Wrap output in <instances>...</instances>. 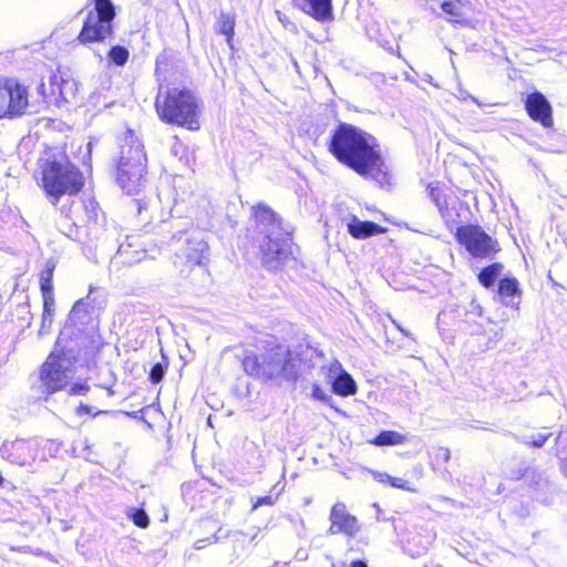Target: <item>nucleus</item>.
Masks as SVG:
<instances>
[{
  "label": "nucleus",
  "mask_w": 567,
  "mask_h": 567,
  "mask_svg": "<svg viewBox=\"0 0 567 567\" xmlns=\"http://www.w3.org/2000/svg\"><path fill=\"white\" fill-rule=\"evenodd\" d=\"M297 6L307 14L319 22L333 20L332 0H293Z\"/></svg>",
  "instance_id": "2eb2a0df"
},
{
  "label": "nucleus",
  "mask_w": 567,
  "mask_h": 567,
  "mask_svg": "<svg viewBox=\"0 0 567 567\" xmlns=\"http://www.w3.org/2000/svg\"><path fill=\"white\" fill-rule=\"evenodd\" d=\"M73 373V364L70 358L52 352L42 365L41 381L47 391L52 393L63 389Z\"/></svg>",
  "instance_id": "1a4fd4ad"
},
{
  "label": "nucleus",
  "mask_w": 567,
  "mask_h": 567,
  "mask_svg": "<svg viewBox=\"0 0 567 567\" xmlns=\"http://www.w3.org/2000/svg\"><path fill=\"white\" fill-rule=\"evenodd\" d=\"M235 18L229 13H221L217 21V29L221 34L227 37L228 43L234 34Z\"/></svg>",
  "instance_id": "b1692460"
},
{
  "label": "nucleus",
  "mask_w": 567,
  "mask_h": 567,
  "mask_svg": "<svg viewBox=\"0 0 567 567\" xmlns=\"http://www.w3.org/2000/svg\"><path fill=\"white\" fill-rule=\"evenodd\" d=\"M128 254V250L126 248L123 247V245L120 246L118 248V251H117V257L116 259H122L125 257V255Z\"/></svg>",
  "instance_id": "c03bdc74"
},
{
  "label": "nucleus",
  "mask_w": 567,
  "mask_h": 567,
  "mask_svg": "<svg viewBox=\"0 0 567 567\" xmlns=\"http://www.w3.org/2000/svg\"><path fill=\"white\" fill-rule=\"evenodd\" d=\"M175 256L173 264L181 275L187 276L195 267H200L207 260V243L198 234H181L173 237Z\"/></svg>",
  "instance_id": "423d86ee"
},
{
  "label": "nucleus",
  "mask_w": 567,
  "mask_h": 567,
  "mask_svg": "<svg viewBox=\"0 0 567 567\" xmlns=\"http://www.w3.org/2000/svg\"><path fill=\"white\" fill-rule=\"evenodd\" d=\"M495 336H496L497 340L502 339V333L497 332Z\"/></svg>",
  "instance_id": "603ef678"
},
{
  "label": "nucleus",
  "mask_w": 567,
  "mask_h": 567,
  "mask_svg": "<svg viewBox=\"0 0 567 567\" xmlns=\"http://www.w3.org/2000/svg\"><path fill=\"white\" fill-rule=\"evenodd\" d=\"M503 265L498 262L487 266L478 274V281L484 287L489 288L493 286L496 278L501 275Z\"/></svg>",
  "instance_id": "4be33fe9"
},
{
  "label": "nucleus",
  "mask_w": 567,
  "mask_h": 567,
  "mask_svg": "<svg viewBox=\"0 0 567 567\" xmlns=\"http://www.w3.org/2000/svg\"><path fill=\"white\" fill-rule=\"evenodd\" d=\"M550 433L547 434H535L530 436H524L519 441L526 445H532L534 447H542L544 443L549 439Z\"/></svg>",
  "instance_id": "c756f323"
},
{
  "label": "nucleus",
  "mask_w": 567,
  "mask_h": 567,
  "mask_svg": "<svg viewBox=\"0 0 567 567\" xmlns=\"http://www.w3.org/2000/svg\"><path fill=\"white\" fill-rule=\"evenodd\" d=\"M53 321V313H50L47 316L45 312L42 313V326L40 329V333H44L48 328H50L51 323Z\"/></svg>",
  "instance_id": "4c0bfd02"
},
{
  "label": "nucleus",
  "mask_w": 567,
  "mask_h": 567,
  "mask_svg": "<svg viewBox=\"0 0 567 567\" xmlns=\"http://www.w3.org/2000/svg\"><path fill=\"white\" fill-rule=\"evenodd\" d=\"M146 154L144 147L133 131L125 133L121 144V155L117 163V182L128 194L141 185L146 172Z\"/></svg>",
  "instance_id": "39448f33"
},
{
  "label": "nucleus",
  "mask_w": 567,
  "mask_h": 567,
  "mask_svg": "<svg viewBox=\"0 0 567 567\" xmlns=\"http://www.w3.org/2000/svg\"><path fill=\"white\" fill-rule=\"evenodd\" d=\"M457 241L476 258H491L499 250L498 243L480 226L465 225L456 230Z\"/></svg>",
  "instance_id": "6e6552de"
},
{
  "label": "nucleus",
  "mask_w": 567,
  "mask_h": 567,
  "mask_svg": "<svg viewBox=\"0 0 567 567\" xmlns=\"http://www.w3.org/2000/svg\"><path fill=\"white\" fill-rule=\"evenodd\" d=\"M43 298V312L49 316L50 313H54V297H53V290L47 289L44 290Z\"/></svg>",
  "instance_id": "7c9ffc66"
},
{
  "label": "nucleus",
  "mask_w": 567,
  "mask_h": 567,
  "mask_svg": "<svg viewBox=\"0 0 567 567\" xmlns=\"http://www.w3.org/2000/svg\"><path fill=\"white\" fill-rule=\"evenodd\" d=\"M348 233L357 239H364L373 235L382 234L384 228L372 221H362L352 216L347 224Z\"/></svg>",
  "instance_id": "f3484780"
},
{
  "label": "nucleus",
  "mask_w": 567,
  "mask_h": 567,
  "mask_svg": "<svg viewBox=\"0 0 567 567\" xmlns=\"http://www.w3.org/2000/svg\"><path fill=\"white\" fill-rule=\"evenodd\" d=\"M311 395L313 399L324 402V403H327V402H329V400H331V396L328 393H326L318 384H315L312 386Z\"/></svg>",
  "instance_id": "72a5a7b5"
},
{
  "label": "nucleus",
  "mask_w": 567,
  "mask_h": 567,
  "mask_svg": "<svg viewBox=\"0 0 567 567\" xmlns=\"http://www.w3.org/2000/svg\"><path fill=\"white\" fill-rule=\"evenodd\" d=\"M86 148H87V153H90V152H91V143H89V144L86 145Z\"/></svg>",
  "instance_id": "3c124183"
},
{
  "label": "nucleus",
  "mask_w": 567,
  "mask_h": 567,
  "mask_svg": "<svg viewBox=\"0 0 567 567\" xmlns=\"http://www.w3.org/2000/svg\"><path fill=\"white\" fill-rule=\"evenodd\" d=\"M404 436L394 431H383L374 440L373 444L378 446L398 445L403 443Z\"/></svg>",
  "instance_id": "5701e85b"
},
{
  "label": "nucleus",
  "mask_w": 567,
  "mask_h": 567,
  "mask_svg": "<svg viewBox=\"0 0 567 567\" xmlns=\"http://www.w3.org/2000/svg\"><path fill=\"white\" fill-rule=\"evenodd\" d=\"M470 307L471 309L468 310V312L477 317H481L483 315V309L478 303L472 302Z\"/></svg>",
  "instance_id": "79ce46f5"
},
{
  "label": "nucleus",
  "mask_w": 567,
  "mask_h": 567,
  "mask_svg": "<svg viewBox=\"0 0 567 567\" xmlns=\"http://www.w3.org/2000/svg\"><path fill=\"white\" fill-rule=\"evenodd\" d=\"M377 146L372 135L343 123L333 132L329 151L339 162L360 175L371 176L382 183L386 178V173Z\"/></svg>",
  "instance_id": "f257e3e1"
},
{
  "label": "nucleus",
  "mask_w": 567,
  "mask_h": 567,
  "mask_svg": "<svg viewBox=\"0 0 567 567\" xmlns=\"http://www.w3.org/2000/svg\"><path fill=\"white\" fill-rule=\"evenodd\" d=\"M203 543H204V540H198V542H196V544H195V548H196V549H202V548L204 547Z\"/></svg>",
  "instance_id": "de8ad7c7"
},
{
  "label": "nucleus",
  "mask_w": 567,
  "mask_h": 567,
  "mask_svg": "<svg viewBox=\"0 0 567 567\" xmlns=\"http://www.w3.org/2000/svg\"><path fill=\"white\" fill-rule=\"evenodd\" d=\"M80 443H81V444H84V445L86 446V444H87V441L85 440V441H83V442H80Z\"/></svg>",
  "instance_id": "864d4df0"
},
{
  "label": "nucleus",
  "mask_w": 567,
  "mask_h": 567,
  "mask_svg": "<svg viewBox=\"0 0 567 567\" xmlns=\"http://www.w3.org/2000/svg\"><path fill=\"white\" fill-rule=\"evenodd\" d=\"M51 85L52 93L55 94L58 92L65 102L73 99L78 92V83L73 79H60L54 75L51 79Z\"/></svg>",
  "instance_id": "6ab92c4d"
},
{
  "label": "nucleus",
  "mask_w": 567,
  "mask_h": 567,
  "mask_svg": "<svg viewBox=\"0 0 567 567\" xmlns=\"http://www.w3.org/2000/svg\"><path fill=\"white\" fill-rule=\"evenodd\" d=\"M90 386L86 382L73 383L69 388V393L72 395H83L89 391Z\"/></svg>",
  "instance_id": "473e14b6"
},
{
  "label": "nucleus",
  "mask_w": 567,
  "mask_h": 567,
  "mask_svg": "<svg viewBox=\"0 0 567 567\" xmlns=\"http://www.w3.org/2000/svg\"><path fill=\"white\" fill-rule=\"evenodd\" d=\"M528 115L545 127L553 124L551 106L547 99L539 92L529 94L525 102Z\"/></svg>",
  "instance_id": "4468645a"
},
{
  "label": "nucleus",
  "mask_w": 567,
  "mask_h": 567,
  "mask_svg": "<svg viewBox=\"0 0 567 567\" xmlns=\"http://www.w3.org/2000/svg\"><path fill=\"white\" fill-rule=\"evenodd\" d=\"M429 189L431 199L436 205L439 210L443 213L447 206V202L445 199V196L442 194L441 187L439 186V184H430Z\"/></svg>",
  "instance_id": "a878e982"
},
{
  "label": "nucleus",
  "mask_w": 567,
  "mask_h": 567,
  "mask_svg": "<svg viewBox=\"0 0 567 567\" xmlns=\"http://www.w3.org/2000/svg\"><path fill=\"white\" fill-rule=\"evenodd\" d=\"M151 381L153 383H158L164 378V368L161 363H156L150 373Z\"/></svg>",
  "instance_id": "2f4dec72"
},
{
  "label": "nucleus",
  "mask_w": 567,
  "mask_h": 567,
  "mask_svg": "<svg viewBox=\"0 0 567 567\" xmlns=\"http://www.w3.org/2000/svg\"><path fill=\"white\" fill-rule=\"evenodd\" d=\"M457 97L462 101H466V100H472L474 103H476L477 105H481V103L478 102V100L474 96H472L470 93L463 91V90H460V94L457 95Z\"/></svg>",
  "instance_id": "ea45409f"
},
{
  "label": "nucleus",
  "mask_w": 567,
  "mask_h": 567,
  "mask_svg": "<svg viewBox=\"0 0 567 567\" xmlns=\"http://www.w3.org/2000/svg\"><path fill=\"white\" fill-rule=\"evenodd\" d=\"M126 514L137 527L146 528L150 524L148 515L144 509L130 508Z\"/></svg>",
  "instance_id": "bb28decb"
},
{
  "label": "nucleus",
  "mask_w": 567,
  "mask_h": 567,
  "mask_svg": "<svg viewBox=\"0 0 567 567\" xmlns=\"http://www.w3.org/2000/svg\"><path fill=\"white\" fill-rule=\"evenodd\" d=\"M82 186V174L65 156L47 159L42 165V187L52 204L63 195L80 192Z\"/></svg>",
  "instance_id": "7ed1b4c3"
},
{
  "label": "nucleus",
  "mask_w": 567,
  "mask_h": 567,
  "mask_svg": "<svg viewBox=\"0 0 567 567\" xmlns=\"http://www.w3.org/2000/svg\"><path fill=\"white\" fill-rule=\"evenodd\" d=\"M114 17L115 8L111 0H94V10L87 14L79 41L83 44L104 41L113 31Z\"/></svg>",
  "instance_id": "0eeeda50"
},
{
  "label": "nucleus",
  "mask_w": 567,
  "mask_h": 567,
  "mask_svg": "<svg viewBox=\"0 0 567 567\" xmlns=\"http://www.w3.org/2000/svg\"><path fill=\"white\" fill-rule=\"evenodd\" d=\"M29 105L27 89L14 81H0V117L20 116Z\"/></svg>",
  "instance_id": "9d476101"
},
{
  "label": "nucleus",
  "mask_w": 567,
  "mask_h": 567,
  "mask_svg": "<svg viewBox=\"0 0 567 567\" xmlns=\"http://www.w3.org/2000/svg\"><path fill=\"white\" fill-rule=\"evenodd\" d=\"M255 217L258 223L260 233L266 235H280L285 233L280 226V221L277 219L275 213L266 207L258 206L255 208Z\"/></svg>",
  "instance_id": "dca6fc26"
},
{
  "label": "nucleus",
  "mask_w": 567,
  "mask_h": 567,
  "mask_svg": "<svg viewBox=\"0 0 567 567\" xmlns=\"http://www.w3.org/2000/svg\"><path fill=\"white\" fill-rule=\"evenodd\" d=\"M374 477L381 483H391L392 476L388 473H375Z\"/></svg>",
  "instance_id": "a19ab883"
},
{
  "label": "nucleus",
  "mask_w": 567,
  "mask_h": 567,
  "mask_svg": "<svg viewBox=\"0 0 567 567\" xmlns=\"http://www.w3.org/2000/svg\"><path fill=\"white\" fill-rule=\"evenodd\" d=\"M330 522L328 533L344 534L348 537H354L360 530V524L355 516L351 515L344 503H336L330 511Z\"/></svg>",
  "instance_id": "f8f14e48"
},
{
  "label": "nucleus",
  "mask_w": 567,
  "mask_h": 567,
  "mask_svg": "<svg viewBox=\"0 0 567 567\" xmlns=\"http://www.w3.org/2000/svg\"><path fill=\"white\" fill-rule=\"evenodd\" d=\"M560 470L565 476H567V461L561 462Z\"/></svg>",
  "instance_id": "49530a36"
},
{
  "label": "nucleus",
  "mask_w": 567,
  "mask_h": 567,
  "mask_svg": "<svg viewBox=\"0 0 567 567\" xmlns=\"http://www.w3.org/2000/svg\"><path fill=\"white\" fill-rule=\"evenodd\" d=\"M396 327H398V329H399L402 333H404L405 336H409V333H408L403 328H401L399 324H396Z\"/></svg>",
  "instance_id": "09e8293b"
},
{
  "label": "nucleus",
  "mask_w": 567,
  "mask_h": 567,
  "mask_svg": "<svg viewBox=\"0 0 567 567\" xmlns=\"http://www.w3.org/2000/svg\"><path fill=\"white\" fill-rule=\"evenodd\" d=\"M243 367L249 375L266 380H293L298 374L291 352L284 346L259 355H246Z\"/></svg>",
  "instance_id": "f03ea898"
},
{
  "label": "nucleus",
  "mask_w": 567,
  "mask_h": 567,
  "mask_svg": "<svg viewBox=\"0 0 567 567\" xmlns=\"http://www.w3.org/2000/svg\"><path fill=\"white\" fill-rule=\"evenodd\" d=\"M441 9L450 16L460 17L462 14V1L444 0L441 3Z\"/></svg>",
  "instance_id": "cd10ccee"
},
{
  "label": "nucleus",
  "mask_w": 567,
  "mask_h": 567,
  "mask_svg": "<svg viewBox=\"0 0 567 567\" xmlns=\"http://www.w3.org/2000/svg\"><path fill=\"white\" fill-rule=\"evenodd\" d=\"M322 370L324 371L326 377L330 382H333V380H336V377L344 372L341 363L337 360H333L329 364L324 365Z\"/></svg>",
  "instance_id": "c85d7f7f"
},
{
  "label": "nucleus",
  "mask_w": 567,
  "mask_h": 567,
  "mask_svg": "<svg viewBox=\"0 0 567 567\" xmlns=\"http://www.w3.org/2000/svg\"><path fill=\"white\" fill-rule=\"evenodd\" d=\"M107 56L114 64L122 66L127 62L130 52L122 45H114L109 51Z\"/></svg>",
  "instance_id": "393cba45"
},
{
  "label": "nucleus",
  "mask_w": 567,
  "mask_h": 567,
  "mask_svg": "<svg viewBox=\"0 0 567 567\" xmlns=\"http://www.w3.org/2000/svg\"><path fill=\"white\" fill-rule=\"evenodd\" d=\"M533 487L536 492V498L545 504L550 502L549 495L554 494L556 491V486L546 477H539L534 482Z\"/></svg>",
  "instance_id": "412c9836"
},
{
  "label": "nucleus",
  "mask_w": 567,
  "mask_h": 567,
  "mask_svg": "<svg viewBox=\"0 0 567 567\" xmlns=\"http://www.w3.org/2000/svg\"><path fill=\"white\" fill-rule=\"evenodd\" d=\"M0 452L4 458L21 466L29 464L37 456L34 445L24 440L6 443Z\"/></svg>",
  "instance_id": "ddd939ff"
},
{
  "label": "nucleus",
  "mask_w": 567,
  "mask_h": 567,
  "mask_svg": "<svg viewBox=\"0 0 567 567\" xmlns=\"http://www.w3.org/2000/svg\"><path fill=\"white\" fill-rule=\"evenodd\" d=\"M91 412V406L90 405H86V404H81L78 409H76V413L78 415H83V414H86V413H90Z\"/></svg>",
  "instance_id": "37998d69"
},
{
  "label": "nucleus",
  "mask_w": 567,
  "mask_h": 567,
  "mask_svg": "<svg viewBox=\"0 0 567 567\" xmlns=\"http://www.w3.org/2000/svg\"><path fill=\"white\" fill-rule=\"evenodd\" d=\"M331 383L333 392L342 396L352 395L357 391L354 380L346 370L340 375L336 377V380Z\"/></svg>",
  "instance_id": "aec40b11"
},
{
  "label": "nucleus",
  "mask_w": 567,
  "mask_h": 567,
  "mask_svg": "<svg viewBox=\"0 0 567 567\" xmlns=\"http://www.w3.org/2000/svg\"><path fill=\"white\" fill-rule=\"evenodd\" d=\"M289 234L266 235L260 245L261 260L265 267L270 270L278 269L282 261L290 255Z\"/></svg>",
  "instance_id": "9b49d317"
},
{
  "label": "nucleus",
  "mask_w": 567,
  "mask_h": 567,
  "mask_svg": "<svg viewBox=\"0 0 567 567\" xmlns=\"http://www.w3.org/2000/svg\"><path fill=\"white\" fill-rule=\"evenodd\" d=\"M498 293L503 298L504 305L518 309L519 301L515 300L519 296L518 281L515 278H504L499 280Z\"/></svg>",
  "instance_id": "a211bd4d"
},
{
  "label": "nucleus",
  "mask_w": 567,
  "mask_h": 567,
  "mask_svg": "<svg viewBox=\"0 0 567 567\" xmlns=\"http://www.w3.org/2000/svg\"><path fill=\"white\" fill-rule=\"evenodd\" d=\"M276 501H277V497H272V496L259 497L255 502V504L252 506V509H257L260 506H271V505H274L276 503Z\"/></svg>",
  "instance_id": "c9c22d12"
},
{
  "label": "nucleus",
  "mask_w": 567,
  "mask_h": 567,
  "mask_svg": "<svg viewBox=\"0 0 567 567\" xmlns=\"http://www.w3.org/2000/svg\"><path fill=\"white\" fill-rule=\"evenodd\" d=\"M141 259H142V257H141V256H138V257H136L134 260H128V261H130V262H132V261H140Z\"/></svg>",
  "instance_id": "8fccbe9b"
},
{
  "label": "nucleus",
  "mask_w": 567,
  "mask_h": 567,
  "mask_svg": "<svg viewBox=\"0 0 567 567\" xmlns=\"http://www.w3.org/2000/svg\"><path fill=\"white\" fill-rule=\"evenodd\" d=\"M51 274L48 272V278H44L42 277V282H41V290H42V296H44V290L47 291V289H51L52 290V285H51Z\"/></svg>",
  "instance_id": "58836bf2"
},
{
  "label": "nucleus",
  "mask_w": 567,
  "mask_h": 567,
  "mask_svg": "<svg viewBox=\"0 0 567 567\" xmlns=\"http://www.w3.org/2000/svg\"><path fill=\"white\" fill-rule=\"evenodd\" d=\"M390 485L393 487H396V488L404 489V491L415 492V489L409 485L408 481H405L404 478H401V477L392 476Z\"/></svg>",
  "instance_id": "f704fd0d"
},
{
  "label": "nucleus",
  "mask_w": 567,
  "mask_h": 567,
  "mask_svg": "<svg viewBox=\"0 0 567 567\" xmlns=\"http://www.w3.org/2000/svg\"><path fill=\"white\" fill-rule=\"evenodd\" d=\"M156 111L162 121L186 126L188 130L199 128L197 121L198 105L195 95L187 90H168L165 95L159 92L156 97Z\"/></svg>",
  "instance_id": "20e7f679"
},
{
  "label": "nucleus",
  "mask_w": 567,
  "mask_h": 567,
  "mask_svg": "<svg viewBox=\"0 0 567 567\" xmlns=\"http://www.w3.org/2000/svg\"><path fill=\"white\" fill-rule=\"evenodd\" d=\"M85 308H86V303L83 300H79L78 302H75V305L73 306V308L71 310V318H79V315L81 312L86 311Z\"/></svg>",
  "instance_id": "e433bc0d"
},
{
  "label": "nucleus",
  "mask_w": 567,
  "mask_h": 567,
  "mask_svg": "<svg viewBox=\"0 0 567 567\" xmlns=\"http://www.w3.org/2000/svg\"><path fill=\"white\" fill-rule=\"evenodd\" d=\"M350 567H367V564L361 560H357L352 561Z\"/></svg>",
  "instance_id": "a18cd8bd"
}]
</instances>
